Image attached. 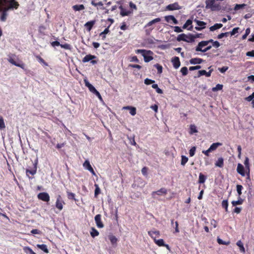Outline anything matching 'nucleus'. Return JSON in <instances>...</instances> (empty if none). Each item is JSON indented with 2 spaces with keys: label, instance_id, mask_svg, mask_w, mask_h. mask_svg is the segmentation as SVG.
<instances>
[{
  "label": "nucleus",
  "instance_id": "nucleus-2",
  "mask_svg": "<svg viewBox=\"0 0 254 254\" xmlns=\"http://www.w3.org/2000/svg\"><path fill=\"white\" fill-rule=\"evenodd\" d=\"M192 34H190L187 35L185 34H181L178 36L177 40L178 41H183L188 43H192L194 42Z\"/></svg>",
  "mask_w": 254,
  "mask_h": 254
},
{
  "label": "nucleus",
  "instance_id": "nucleus-35",
  "mask_svg": "<svg viewBox=\"0 0 254 254\" xmlns=\"http://www.w3.org/2000/svg\"><path fill=\"white\" fill-rule=\"evenodd\" d=\"M90 235L92 237L94 238L98 236L99 235V232L94 227L91 228V231L90 232Z\"/></svg>",
  "mask_w": 254,
  "mask_h": 254
},
{
  "label": "nucleus",
  "instance_id": "nucleus-6",
  "mask_svg": "<svg viewBox=\"0 0 254 254\" xmlns=\"http://www.w3.org/2000/svg\"><path fill=\"white\" fill-rule=\"evenodd\" d=\"M96 57L94 55H86L82 59V62L83 63H86L91 61V63L93 64H95L97 63V61L95 60H93V59H95Z\"/></svg>",
  "mask_w": 254,
  "mask_h": 254
},
{
  "label": "nucleus",
  "instance_id": "nucleus-39",
  "mask_svg": "<svg viewBox=\"0 0 254 254\" xmlns=\"http://www.w3.org/2000/svg\"><path fill=\"white\" fill-rule=\"evenodd\" d=\"M155 243L158 246H165V244L164 243V241L163 239H159V240H154Z\"/></svg>",
  "mask_w": 254,
  "mask_h": 254
},
{
  "label": "nucleus",
  "instance_id": "nucleus-19",
  "mask_svg": "<svg viewBox=\"0 0 254 254\" xmlns=\"http://www.w3.org/2000/svg\"><path fill=\"white\" fill-rule=\"evenodd\" d=\"M37 172V163L34 164V168L32 170L26 169V173L27 176H28L29 178L30 179L31 177L29 176V174L34 175Z\"/></svg>",
  "mask_w": 254,
  "mask_h": 254
},
{
  "label": "nucleus",
  "instance_id": "nucleus-50",
  "mask_svg": "<svg viewBox=\"0 0 254 254\" xmlns=\"http://www.w3.org/2000/svg\"><path fill=\"white\" fill-rule=\"evenodd\" d=\"M188 161V158L185 156H182L181 165L184 166Z\"/></svg>",
  "mask_w": 254,
  "mask_h": 254
},
{
  "label": "nucleus",
  "instance_id": "nucleus-54",
  "mask_svg": "<svg viewBox=\"0 0 254 254\" xmlns=\"http://www.w3.org/2000/svg\"><path fill=\"white\" fill-rule=\"evenodd\" d=\"M195 150L196 147L195 146H193L190 148V149L189 151V154L190 157H192L194 156Z\"/></svg>",
  "mask_w": 254,
  "mask_h": 254
},
{
  "label": "nucleus",
  "instance_id": "nucleus-49",
  "mask_svg": "<svg viewBox=\"0 0 254 254\" xmlns=\"http://www.w3.org/2000/svg\"><path fill=\"white\" fill-rule=\"evenodd\" d=\"M222 88H223V85L218 84L216 85V86L215 87H213L212 88V91L215 92V91H217L218 90H220L222 89Z\"/></svg>",
  "mask_w": 254,
  "mask_h": 254
},
{
  "label": "nucleus",
  "instance_id": "nucleus-23",
  "mask_svg": "<svg viewBox=\"0 0 254 254\" xmlns=\"http://www.w3.org/2000/svg\"><path fill=\"white\" fill-rule=\"evenodd\" d=\"M212 70H209L208 72H207L205 70H201L198 71V76H200L202 75H205L206 77H210L211 76V73Z\"/></svg>",
  "mask_w": 254,
  "mask_h": 254
},
{
  "label": "nucleus",
  "instance_id": "nucleus-28",
  "mask_svg": "<svg viewBox=\"0 0 254 254\" xmlns=\"http://www.w3.org/2000/svg\"><path fill=\"white\" fill-rule=\"evenodd\" d=\"M108 238L110 240L111 243L114 245L117 244L118 242V239L113 235H109L108 236Z\"/></svg>",
  "mask_w": 254,
  "mask_h": 254
},
{
  "label": "nucleus",
  "instance_id": "nucleus-26",
  "mask_svg": "<svg viewBox=\"0 0 254 254\" xmlns=\"http://www.w3.org/2000/svg\"><path fill=\"white\" fill-rule=\"evenodd\" d=\"M95 20L88 21L87 22H86L85 23V26L87 28V29L88 31H90L91 30V29L92 28L93 25L95 24Z\"/></svg>",
  "mask_w": 254,
  "mask_h": 254
},
{
  "label": "nucleus",
  "instance_id": "nucleus-51",
  "mask_svg": "<svg viewBox=\"0 0 254 254\" xmlns=\"http://www.w3.org/2000/svg\"><path fill=\"white\" fill-rule=\"evenodd\" d=\"M5 128V124L2 117L0 118V129H4Z\"/></svg>",
  "mask_w": 254,
  "mask_h": 254
},
{
  "label": "nucleus",
  "instance_id": "nucleus-12",
  "mask_svg": "<svg viewBox=\"0 0 254 254\" xmlns=\"http://www.w3.org/2000/svg\"><path fill=\"white\" fill-rule=\"evenodd\" d=\"M7 60L10 64L22 69L24 68L25 65L23 63L19 64L16 62L11 56H9Z\"/></svg>",
  "mask_w": 254,
  "mask_h": 254
},
{
  "label": "nucleus",
  "instance_id": "nucleus-18",
  "mask_svg": "<svg viewBox=\"0 0 254 254\" xmlns=\"http://www.w3.org/2000/svg\"><path fill=\"white\" fill-rule=\"evenodd\" d=\"M148 234L154 240L156 237L159 236L160 232L158 230L150 231L148 232Z\"/></svg>",
  "mask_w": 254,
  "mask_h": 254
},
{
  "label": "nucleus",
  "instance_id": "nucleus-42",
  "mask_svg": "<svg viewBox=\"0 0 254 254\" xmlns=\"http://www.w3.org/2000/svg\"><path fill=\"white\" fill-rule=\"evenodd\" d=\"M152 87L153 88L156 89V91L157 92V93H159V94L163 93L162 90L158 87V85L157 84H153L152 85Z\"/></svg>",
  "mask_w": 254,
  "mask_h": 254
},
{
  "label": "nucleus",
  "instance_id": "nucleus-30",
  "mask_svg": "<svg viewBox=\"0 0 254 254\" xmlns=\"http://www.w3.org/2000/svg\"><path fill=\"white\" fill-rule=\"evenodd\" d=\"M37 247L38 248L40 249L42 251L44 252L45 253L48 254L49 253V251L47 248V246L45 244H41V245L38 244V245H37Z\"/></svg>",
  "mask_w": 254,
  "mask_h": 254
},
{
  "label": "nucleus",
  "instance_id": "nucleus-64",
  "mask_svg": "<svg viewBox=\"0 0 254 254\" xmlns=\"http://www.w3.org/2000/svg\"><path fill=\"white\" fill-rule=\"evenodd\" d=\"M147 171H148V168L147 167H144L141 169L142 174L144 176H146L147 175Z\"/></svg>",
  "mask_w": 254,
  "mask_h": 254
},
{
  "label": "nucleus",
  "instance_id": "nucleus-20",
  "mask_svg": "<svg viewBox=\"0 0 254 254\" xmlns=\"http://www.w3.org/2000/svg\"><path fill=\"white\" fill-rule=\"evenodd\" d=\"M124 109L129 110V113L132 116H134L136 114V109L135 107L132 106H126L123 107Z\"/></svg>",
  "mask_w": 254,
  "mask_h": 254
},
{
  "label": "nucleus",
  "instance_id": "nucleus-32",
  "mask_svg": "<svg viewBox=\"0 0 254 254\" xmlns=\"http://www.w3.org/2000/svg\"><path fill=\"white\" fill-rule=\"evenodd\" d=\"M223 26L222 24L221 23H216L214 25L211 26L209 28V29L211 31H213L215 30L220 29Z\"/></svg>",
  "mask_w": 254,
  "mask_h": 254
},
{
  "label": "nucleus",
  "instance_id": "nucleus-44",
  "mask_svg": "<svg viewBox=\"0 0 254 254\" xmlns=\"http://www.w3.org/2000/svg\"><path fill=\"white\" fill-rule=\"evenodd\" d=\"M217 242L220 245H229L230 244V241H227V242H226V241H223L222 239H221L220 238H217Z\"/></svg>",
  "mask_w": 254,
  "mask_h": 254
},
{
  "label": "nucleus",
  "instance_id": "nucleus-46",
  "mask_svg": "<svg viewBox=\"0 0 254 254\" xmlns=\"http://www.w3.org/2000/svg\"><path fill=\"white\" fill-rule=\"evenodd\" d=\"M243 200L241 198H240L239 199H238L237 201H232V204L233 206H236L237 205H241L243 203Z\"/></svg>",
  "mask_w": 254,
  "mask_h": 254
},
{
  "label": "nucleus",
  "instance_id": "nucleus-63",
  "mask_svg": "<svg viewBox=\"0 0 254 254\" xmlns=\"http://www.w3.org/2000/svg\"><path fill=\"white\" fill-rule=\"evenodd\" d=\"M6 10H5L2 13L1 15L0 19L2 21H4L6 20V13L5 12Z\"/></svg>",
  "mask_w": 254,
  "mask_h": 254
},
{
  "label": "nucleus",
  "instance_id": "nucleus-10",
  "mask_svg": "<svg viewBox=\"0 0 254 254\" xmlns=\"http://www.w3.org/2000/svg\"><path fill=\"white\" fill-rule=\"evenodd\" d=\"M119 8L120 9V15L122 16H128L132 13V10H127L122 5L119 6Z\"/></svg>",
  "mask_w": 254,
  "mask_h": 254
},
{
  "label": "nucleus",
  "instance_id": "nucleus-33",
  "mask_svg": "<svg viewBox=\"0 0 254 254\" xmlns=\"http://www.w3.org/2000/svg\"><path fill=\"white\" fill-rule=\"evenodd\" d=\"M206 179V176H204L201 173L199 174L198 183L203 184Z\"/></svg>",
  "mask_w": 254,
  "mask_h": 254
},
{
  "label": "nucleus",
  "instance_id": "nucleus-60",
  "mask_svg": "<svg viewBox=\"0 0 254 254\" xmlns=\"http://www.w3.org/2000/svg\"><path fill=\"white\" fill-rule=\"evenodd\" d=\"M93 93L96 95L100 101H103V99L101 94L96 89L95 90L94 92H93Z\"/></svg>",
  "mask_w": 254,
  "mask_h": 254
},
{
  "label": "nucleus",
  "instance_id": "nucleus-56",
  "mask_svg": "<svg viewBox=\"0 0 254 254\" xmlns=\"http://www.w3.org/2000/svg\"><path fill=\"white\" fill-rule=\"evenodd\" d=\"M229 35V32L221 33L217 36L218 39H222L224 37H227Z\"/></svg>",
  "mask_w": 254,
  "mask_h": 254
},
{
  "label": "nucleus",
  "instance_id": "nucleus-15",
  "mask_svg": "<svg viewBox=\"0 0 254 254\" xmlns=\"http://www.w3.org/2000/svg\"><path fill=\"white\" fill-rule=\"evenodd\" d=\"M171 62L175 68L177 69L180 66V61L179 57H175L172 58Z\"/></svg>",
  "mask_w": 254,
  "mask_h": 254
},
{
  "label": "nucleus",
  "instance_id": "nucleus-21",
  "mask_svg": "<svg viewBox=\"0 0 254 254\" xmlns=\"http://www.w3.org/2000/svg\"><path fill=\"white\" fill-rule=\"evenodd\" d=\"M165 20L169 22L170 21H172L173 23L175 24H178V20L175 18V17L173 15H168L166 16L165 17Z\"/></svg>",
  "mask_w": 254,
  "mask_h": 254
},
{
  "label": "nucleus",
  "instance_id": "nucleus-40",
  "mask_svg": "<svg viewBox=\"0 0 254 254\" xmlns=\"http://www.w3.org/2000/svg\"><path fill=\"white\" fill-rule=\"evenodd\" d=\"M94 186L95 187L94 196L95 197H97L99 194L100 193V189L97 184H95Z\"/></svg>",
  "mask_w": 254,
  "mask_h": 254
},
{
  "label": "nucleus",
  "instance_id": "nucleus-37",
  "mask_svg": "<svg viewBox=\"0 0 254 254\" xmlns=\"http://www.w3.org/2000/svg\"><path fill=\"white\" fill-rule=\"evenodd\" d=\"M23 250L27 254H36L30 248L25 247Z\"/></svg>",
  "mask_w": 254,
  "mask_h": 254
},
{
  "label": "nucleus",
  "instance_id": "nucleus-11",
  "mask_svg": "<svg viewBox=\"0 0 254 254\" xmlns=\"http://www.w3.org/2000/svg\"><path fill=\"white\" fill-rule=\"evenodd\" d=\"M95 221L98 228H102L104 227V224L101 221V215L100 214H97L95 216Z\"/></svg>",
  "mask_w": 254,
  "mask_h": 254
},
{
  "label": "nucleus",
  "instance_id": "nucleus-9",
  "mask_svg": "<svg viewBox=\"0 0 254 254\" xmlns=\"http://www.w3.org/2000/svg\"><path fill=\"white\" fill-rule=\"evenodd\" d=\"M181 6L179 5V3L177 2H174L173 3L170 4L166 6L165 9L167 10H179L181 9Z\"/></svg>",
  "mask_w": 254,
  "mask_h": 254
},
{
  "label": "nucleus",
  "instance_id": "nucleus-41",
  "mask_svg": "<svg viewBox=\"0 0 254 254\" xmlns=\"http://www.w3.org/2000/svg\"><path fill=\"white\" fill-rule=\"evenodd\" d=\"M197 132V130L196 129V127L194 125H191L190 126V133L192 134L194 133Z\"/></svg>",
  "mask_w": 254,
  "mask_h": 254
},
{
  "label": "nucleus",
  "instance_id": "nucleus-34",
  "mask_svg": "<svg viewBox=\"0 0 254 254\" xmlns=\"http://www.w3.org/2000/svg\"><path fill=\"white\" fill-rule=\"evenodd\" d=\"M161 21V19L160 18H156L154 19L153 20L149 21L148 23L146 24L145 25V27H148L151 26L152 24L156 23L157 22H159Z\"/></svg>",
  "mask_w": 254,
  "mask_h": 254
},
{
  "label": "nucleus",
  "instance_id": "nucleus-59",
  "mask_svg": "<svg viewBox=\"0 0 254 254\" xmlns=\"http://www.w3.org/2000/svg\"><path fill=\"white\" fill-rule=\"evenodd\" d=\"M61 47L62 48H64V49L66 50H70L71 49V46L67 43L64 44H61Z\"/></svg>",
  "mask_w": 254,
  "mask_h": 254
},
{
  "label": "nucleus",
  "instance_id": "nucleus-55",
  "mask_svg": "<svg viewBox=\"0 0 254 254\" xmlns=\"http://www.w3.org/2000/svg\"><path fill=\"white\" fill-rule=\"evenodd\" d=\"M245 100L248 102L252 101L254 99V92L250 96L245 98Z\"/></svg>",
  "mask_w": 254,
  "mask_h": 254
},
{
  "label": "nucleus",
  "instance_id": "nucleus-62",
  "mask_svg": "<svg viewBox=\"0 0 254 254\" xmlns=\"http://www.w3.org/2000/svg\"><path fill=\"white\" fill-rule=\"evenodd\" d=\"M127 28H128V26H127L126 22H123L122 23V25L120 26V29L121 30L125 31V30H127Z\"/></svg>",
  "mask_w": 254,
  "mask_h": 254
},
{
  "label": "nucleus",
  "instance_id": "nucleus-31",
  "mask_svg": "<svg viewBox=\"0 0 254 254\" xmlns=\"http://www.w3.org/2000/svg\"><path fill=\"white\" fill-rule=\"evenodd\" d=\"M72 7L74 11H80L83 10L85 8L84 5L83 4L74 5L72 6Z\"/></svg>",
  "mask_w": 254,
  "mask_h": 254
},
{
  "label": "nucleus",
  "instance_id": "nucleus-3",
  "mask_svg": "<svg viewBox=\"0 0 254 254\" xmlns=\"http://www.w3.org/2000/svg\"><path fill=\"white\" fill-rule=\"evenodd\" d=\"M212 39H210L208 41H202L198 43L197 46L195 48V51L196 52H203V47L206 46L209 43V42H212Z\"/></svg>",
  "mask_w": 254,
  "mask_h": 254
},
{
  "label": "nucleus",
  "instance_id": "nucleus-57",
  "mask_svg": "<svg viewBox=\"0 0 254 254\" xmlns=\"http://www.w3.org/2000/svg\"><path fill=\"white\" fill-rule=\"evenodd\" d=\"M239 30V27L234 28L232 31L229 32V34H230L231 36L234 35L235 34L238 33Z\"/></svg>",
  "mask_w": 254,
  "mask_h": 254
},
{
  "label": "nucleus",
  "instance_id": "nucleus-47",
  "mask_svg": "<svg viewBox=\"0 0 254 254\" xmlns=\"http://www.w3.org/2000/svg\"><path fill=\"white\" fill-rule=\"evenodd\" d=\"M154 66L157 68L158 73L161 74L162 72L163 68L162 65L158 64H156L154 65Z\"/></svg>",
  "mask_w": 254,
  "mask_h": 254
},
{
  "label": "nucleus",
  "instance_id": "nucleus-4",
  "mask_svg": "<svg viewBox=\"0 0 254 254\" xmlns=\"http://www.w3.org/2000/svg\"><path fill=\"white\" fill-rule=\"evenodd\" d=\"M65 204L64 201L63 200V198L61 195L57 196L55 206L59 210L61 211L63 209V206Z\"/></svg>",
  "mask_w": 254,
  "mask_h": 254
},
{
  "label": "nucleus",
  "instance_id": "nucleus-48",
  "mask_svg": "<svg viewBox=\"0 0 254 254\" xmlns=\"http://www.w3.org/2000/svg\"><path fill=\"white\" fill-rule=\"evenodd\" d=\"M36 58L38 60V61H39V63H42L45 65H48L47 63L40 56H36Z\"/></svg>",
  "mask_w": 254,
  "mask_h": 254
},
{
  "label": "nucleus",
  "instance_id": "nucleus-36",
  "mask_svg": "<svg viewBox=\"0 0 254 254\" xmlns=\"http://www.w3.org/2000/svg\"><path fill=\"white\" fill-rule=\"evenodd\" d=\"M237 245L239 247L240 250L242 253H244L245 252V249L243 246V244L241 240L238 241L237 242Z\"/></svg>",
  "mask_w": 254,
  "mask_h": 254
},
{
  "label": "nucleus",
  "instance_id": "nucleus-43",
  "mask_svg": "<svg viewBox=\"0 0 254 254\" xmlns=\"http://www.w3.org/2000/svg\"><path fill=\"white\" fill-rule=\"evenodd\" d=\"M222 206L225 208V211L228 212V202L227 200H223L222 202Z\"/></svg>",
  "mask_w": 254,
  "mask_h": 254
},
{
  "label": "nucleus",
  "instance_id": "nucleus-1",
  "mask_svg": "<svg viewBox=\"0 0 254 254\" xmlns=\"http://www.w3.org/2000/svg\"><path fill=\"white\" fill-rule=\"evenodd\" d=\"M136 53L141 54L142 56L144 58V61L146 63H148L153 59V58L152 56L147 55V54H153V52L150 50L147 51L144 49H138L136 51Z\"/></svg>",
  "mask_w": 254,
  "mask_h": 254
},
{
  "label": "nucleus",
  "instance_id": "nucleus-38",
  "mask_svg": "<svg viewBox=\"0 0 254 254\" xmlns=\"http://www.w3.org/2000/svg\"><path fill=\"white\" fill-rule=\"evenodd\" d=\"M66 193H67V198L69 199L76 200V199H75V194L74 193L70 192V191H67Z\"/></svg>",
  "mask_w": 254,
  "mask_h": 254
},
{
  "label": "nucleus",
  "instance_id": "nucleus-5",
  "mask_svg": "<svg viewBox=\"0 0 254 254\" xmlns=\"http://www.w3.org/2000/svg\"><path fill=\"white\" fill-rule=\"evenodd\" d=\"M19 6L17 1H8V5L5 8V10L17 9Z\"/></svg>",
  "mask_w": 254,
  "mask_h": 254
},
{
  "label": "nucleus",
  "instance_id": "nucleus-58",
  "mask_svg": "<svg viewBox=\"0 0 254 254\" xmlns=\"http://www.w3.org/2000/svg\"><path fill=\"white\" fill-rule=\"evenodd\" d=\"M155 81L149 78H146L144 80V83L146 85H150L151 84L154 83Z\"/></svg>",
  "mask_w": 254,
  "mask_h": 254
},
{
  "label": "nucleus",
  "instance_id": "nucleus-52",
  "mask_svg": "<svg viewBox=\"0 0 254 254\" xmlns=\"http://www.w3.org/2000/svg\"><path fill=\"white\" fill-rule=\"evenodd\" d=\"M237 191L239 196L242 194V190L243 188V186L240 185H237L236 186Z\"/></svg>",
  "mask_w": 254,
  "mask_h": 254
},
{
  "label": "nucleus",
  "instance_id": "nucleus-13",
  "mask_svg": "<svg viewBox=\"0 0 254 254\" xmlns=\"http://www.w3.org/2000/svg\"><path fill=\"white\" fill-rule=\"evenodd\" d=\"M167 193V190L164 188H162L157 191H153L152 192V195L153 197H154L155 194H157L158 195H166Z\"/></svg>",
  "mask_w": 254,
  "mask_h": 254
},
{
  "label": "nucleus",
  "instance_id": "nucleus-14",
  "mask_svg": "<svg viewBox=\"0 0 254 254\" xmlns=\"http://www.w3.org/2000/svg\"><path fill=\"white\" fill-rule=\"evenodd\" d=\"M83 166L85 169H86L87 170L89 171L92 173V175H96L95 171H94L93 168L92 167V166L90 165V162L88 160H86L84 162Z\"/></svg>",
  "mask_w": 254,
  "mask_h": 254
},
{
  "label": "nucleus",
  "instance_id": "nucleus-8",
  "mask_svg": "<svg viewBox=\"0 0 254 254\" xmlns=\"http://www.w3.org/2000/svg\"><path fill=\"white\" fill-rule=\"evenodd\" d=\"M37 197L39 199L44 201L48 202L50 201V196L47 192H40L38 194Z\"/></svg>",
  "mask_w": 254,
  "mask_h": 254
},
{
  "label": "nucleus",
  "instance_id": "nucleus-22",
  "mask_svg": "<svg viewBox=\"0 0 254 254\" xmlns=\"http://www.w3.org/2000/svg\"><path fill=\"white\" fill-rule=\"evenodd\" d=\"M192 20H190V19H188L186 21V23L184 24L183 26V29H186V28H187L190 25V27H189L188 28V29L189 30H192V26L191 25L192 24Z\"/></svg>",
  "mask_w": 254,
  "mask_h": 254
},
{
  "label": "nucleus",
  "instance_id": "nucleus-53",
  "mask_svg": "<svg viewBox=\"0 0 254 254\" xmlns=\"http://www.w3.org/2000/svg\"><path fill=\"white\" fill-rule=\"evenodd\" d=\"M183 75H186L188 73V68L186 66L183 67L181 69Z\"/></svg>",
  "mask_w": 254,
  "mask_h": 254
},
{
  "label": "nucleus",
  "instance_id": "nucleus-7",
  "mask_svg": "<svg viewBox=\"0 0 254 254\" xmlns=\"http://www.w3.org/2000/svg\"><path fill=\"white\" fill-rule=\"evenodd\" d=\"M194 22L196 23L198 26L195 27V29L198 31H201L206 27V23L202 21H200L196 19L194 20Z\"/></svg>",
  "mask_w": 254,
  "mask_h": 254
},
{
  "label": "nucleus",
  "instance_id": "nucleus-17",
  "mask_svg": "<svg viewBox=\"0 0 254 254\" xmlns=\"http://www.w3.org/2000/svg\"><path fill=\"white\" fill-rule=\"evenodd\" d=\"M237 172L242 176H245L246 175L244 166L240 163H239L237 168Z\"/></svg>",
  "mask_w": 254,
  "mask_h": 254
},
{
  "label": "nucleus",
  "instance_id": "nucleus-61",
  "mask_svg": "<svg viewBox=\"0 0 254 254\" xmlns=\"http://www.w3.org/2000/svg\"><path fill=\"white\" fill-rule=\"evenodd\" d=\"M93 93L96 95L100 101H103V99L101 94L96 89L95 90L94 92H93Z\"/></svg>",
  "mask_w": 254,
  "mask_h": 254
},
{
  "label": "nucleus",
  "instance_id": "nucleus-27",
  "mask_svg": "<svg viewBox=\"0 0 254 254\" xmlns=\"http://www.w3.org/2000/svg\"><path fill=\"white\" fill-rule=\"evenodd\" d=\"M222 143L219 142L212 143L209 148L211 152L215 150L219 146H221Z\"/></svg>",
  "mask_w": 254,
  "mask_h": 254
},
{
  "label": "nucleus",
  "instance_id": "nucleus-24",
  "mask_svg": "<svg viewBox=\"0 0 254 254\" xmlns=\"http://www.w3.org/2000/svg\"><path fill=\"white\" fill-rule=\"evenodd\" d=\"M203 60L200 58H192L191 59L190 61V62L191 64H200L202 63Z\"/></svg>",
  "mask_w": 254,
  "mask_h": 254
},
{
  "label": "nucleus",
  "instance_id": "nucleus-45",
  "mask_svg": "<svg viewBox=\"0 0 254 254\" xmlns=\"http://www.w3.org/2000/svg\"><path fill=\"white\" fill-rule=\"evenodd\" d=\"M246 4H245V3H243V4H236L234 7V10H238L241 8H244L245 6H246Z\"/></svg>",
  "mask_w": 254,
  "mask_h": 254
},
{
  "label": "nucleus",
  "instance_id": "nucleus-29",
  "mask_svg": "<svg viewBox=\"0 0 254 254\" xmlns=\"http://www.w3.org/2000/svg\"><path fill=\"white\" fill-rule=\"evenodd\" d=\"M215 166L222 168L224 166V160L222 157L219 158L215 164Z\"/></svg>",
  "mask_w": 254,
  "mask_h": 254
},
{
  "label": "nucleus",
  "instance_id": "nucleus-16",
  "mask_svg": "<svg viewBox=\"0 0 254 254\" xmlns=\"http://www.w3.org/2000/svg\"><path fill=\"white\" fill-rule=\"evenodd\" d=\"M216 0H206L205 4L206 7L207 8H211V9H215L216 5H214V3Z\"/></svg>",
  "mask_w": 254,
  "mask_h": 254
},
{
  "label": "nucleus",
  "instance_id": "nucleus-25",
  "mask_svg": "<svg viewBox=\"0 0 254 254\" xmlns=\"http://www.w3.org/2000/svg\"><path fill=\"white\" fill-rule=\"evenodd\" d=\"M84 82L85 86L88 88V89L89 91L93 93L96 90L95 88L91 84H90L87 80L85 79Z\"/></svg>",
  "mask_w": 254,
  "mask_h": 254
}]
</instances>
